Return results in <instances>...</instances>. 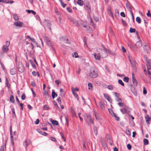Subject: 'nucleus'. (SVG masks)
Masks as SVG:
<instances>
[{"mask_svg":"<svg viewBox=\"0 0 151 151\" xmlns=\"http://www.w3.org/2000/svg\"><path fill=\"white\" fill-rule=\"evenodd\" d=\"M89 76L90 78H96L98 76V72L95 68L92 67L91 68Z\"/></svg>","mask_w":151,"mask_h":151,"instance_id":"nucleus-1","label":"nucleus"},{"mask_svg":"<svg viewBox=\"0 0 151 151\" xmlns=\"http://www.w3.org/2000/svg\"><path fill=\"white\" fill-rule=\"evenodd\" d=\"M83 116L84 119L86 122L93 124V120L91 118L90 114L86 113L84 114Z\"/></svg>","mask_w":151,"mask_h":151,"instance_id":"nucleus-2","label":"nucleus"},{"mask_svg":"<svg viewBox=\"0 0 151 151\" xmlns=\"http://www.w3.org/2000/svg\"><path fill=\"white\" fill-rule=\"evenodd\" d=\"M43 39L46 42L47 45L49 46H50L52 49L55 51V50L52 45L51 42L49 38L46 35H44L43 36Z\"/></svg>","mask_w":151,"mask_h":151,"instance_id":"nucleus-3","label":"nucleus"},{"mask_svg":"<svg viewBox=\"0 0 151 151\" xmlns=\"http://www.w3.org/2000/svg\"><path fill=\"white\" fill-rule=\"evenodd\" d=\"M10 45L9 41H7L6 43V45H3L2 47L3 51L4 52H6L9 50L8 47Z\"/></svg>","mask_w":151,"mask_h":151,"instance_id":"nucleus-4","label":"nucleus"},{"mask_svg":"<svg viewBox=\"0 0 151 151\" xmlns=\"http://www.w3.org/2000/svg\"><path fill=\"white\" fill-rule=\"evenodd\" d=\"M43 24L44 26L47 27L48 28H49L50 30L51 29L50 26L51 24L49 20L44 19L43 21Z\"/></svg>","mask_w":151,"mask_h":151,"instance_id":"nucleus-5","label":"nucleus"},{"mask_svg":"<svg viewBox=\"0 0 151 151\" xmlns=\"http://www.w3.org/2000/svg\"><path fill=\"white\" fill-rule=\"evenodd\" d=\"M85 6V8L87 11L88 13L89 14L91 13V6L89 4V3L88 1L86 2V4H84Z\"/></svg>","mask_w":151,"mask_h":151,"instance_id":"nucleus-6","label":"nucleus"},{"mask_svg":"<svg viewBox=\"0 0 151 151\" xmlns=\"http://www.w3.org/2000/svg\"><path fill=\"white\" fill-rule=\"evenodd\" d=\"M18 69L20 73H22L24 71V68L22 63L21 62H19L18 63Z\"/></svg>","mask_w":151,"mask_h":151,"instance_id":"nucleus-7","label":"nucleus"},{"mask_svg":"<svg viewBox=\"0 0 151 151\" xmlns=\"http://www.w3.org/2000/svg\"><path fill=\"white\" fill-rule=\"evenodd\" d=\"M60 40L63 43H68V39L67 38L66 36H62L60 38Z\"/></svg>","mask_w":151,"mask_h":151,"instance_id":"nucleus-8","label":"nucleus"},{"mask_svg":"<svg viewBox=\"0 0 151 151\" xmlns=\"http://www.w3.org/2000/svg\"><path fill=\"white\" fill-rule=\"evenodd\" d=\"M126 7L127 9H128L130 11V12L131 14V15L132 17H133V22H134V18L133 14L132 11V7L129 4H126Z\"/></svg>","mask_w":151,"mask_h":151,"instance_id":"nucleus-9","label":"nucleus"},{"mask_svg":"<svg viewBox=\"0 0 151 151\" xmlns=\"http://www.w3.org/2000/svg\"><path fill=\"white\" fill-rule=\"evenodd\" d=\"M147 66L148 70H151V59L148 60L147 64Z\"/></svg>","mask_w":151,"mask_h":151,"instance_id":"nucleus-10","label":"nucleus"},{"mask_svg":"<svg viewBox=\"0 0 151 151\" xmlns=\"http://www.w3.org/2000/svg\"><path fill=\"white\" fill-rule=\"evenodd\" d=\"M23 24V22L20 21L15 22L14 24V25L15 26L19 27H21L22 26Z\"/></svg>","mask_w":151,"mask_h":151,"instance_id":"nucleus-11","label":"nucleus"},{"mask_svg":"<svg viewBox=\"0 0 151 151\" xmlns=\"http://www.w3.org/2000/svg\"><path fill=\"white\" fill-rule=\"evenodd\" d=\"M144 49L147 51V52L148 53H149L150 52V50L149 46L148 45H144Z\"/></svg>","mask_w":151,"mask_h":151,"instance_id":"nucleus-12","label":"nucleus"},{"mask_svg":"<svg viewBox=\"0 0 151 151\" xmlns=\"http://www.w3.org/2000/svg\"><path fill=\"white\" fill-rule=\"evenodd\" d=\"M135 45L137 48H140L142 45V42L140 41H138L136 42Z\"/></svg>","mask_w":151,"mask_h":151,"instance_id":"nucleus-13","label":"nucleus"},{"mask_svg":"<svg viewBox=\"0 0 151 151\" xmlns=\"http://www.w3.org/2000/svg\"><path fill=\"white\" fill-rule=\"evenodd\" d=\"M73 88H72L71 90L73 93V95L75 96V97L77 99V100H78V96L77 93L74 91L73 90Z\"/></svg>","mask_w":151,"mask_h":151,"instance_id":"nucleus-14","label":"nucleus"},{"mask_svg":"<svg viewBox=\"0 0 151 151\" xmlns=\"http://www.w3.org/2000/svg\"><path fill=\"white\" fill-rule=\"evenodd\" d=\"M10 73L12 75H14L16 73V70L15 68H12L11 69L10 71Z\"/></svg>","mask_w":151,"mask_h":151,"instance_id":"nucleus-15","label":"nucleus"},{"mask_svg":"<svg viewBox=\"0 0 151 151\" xmlns=\"http://www.w3.org/2000/svg\"><path fill=\"white\" fill-rule=\"evenodd\" d=\"M43 94L45 96V98L46 100H47L48 97V93L46 91H44Z\"/></svg>","mask_w":151,"mask_h":151,"instance_id":"nucleus-16","label":"nucleus"},{"mask_svg":"<svg viewBox=\"0 0 151 151\" xmlns=\"http://www.w3.org/2000/svg\"><path fill=\"white\" fill-rule=\"evenodd\" d=\"M131 91H132V92L133 93L135 96H137V93L136 91L135 88H134L132 87L131 88Z\"/></svg>","mask_w":151,"mask_h":151,"instance_id":"nucleus-17","label":"nucleus"},{"mask_svg":"<svg viewBox=\"0 0 151 151\" xmlns=\"http://www.w3.org/2000/svg\"><path fill=\"white\" fill-rule=\"evenodd\" d=\"M120 111L123 114H124L127 113V109L125 108H123L120 109Z\"/></svg>","mask_w":151,"mask_h":151,"instance_id":"nucleus-18","label":"nucleus"},{"mask_svg":"<svg viewBox=\"0 0 151 151\" xmlns=\"http://www.w3.org/2000/svg\"><path fill=\"white\" fill-rule=\"evenodd\" d=\"M101 143L103 147L104 148H105L107 147V145L106 142L105 141L101 140Z\"/></svg>","mask_w":151,"mask_h":151,"instance_id":"nucleus-19","label":"nucleus"},{"mask_svg":"<svg viewBox=\"0 0 151 151\" xmlns=\"http://www.w3.org/2000/svg\"><path fill=\"white\" fill-rule=\"evenodd\" d=\"M107 140L110 145H112V141L109 135H108L107 137Z\"/></svg>","mask_w":151,"mask_h":151,"instance_id":"nucleus-20","label":"nucleus"},{"mask_svg":"<svg viewBox=\"0 0 151 151\" xmlns=\"http://www.w3.org/2000/svg\"><path fill=\"white\" fill-rule=\"evenodd\" d=\"M55 96L57 97V94L52 90V99H54L55 97Z\"/></svg>","mask_w":151,"mask_h":151,"instance_id":"nucleus-21","label":"nucleus"},{"mask_svg":"<svg viewBox=\"0 0 151 151\" xmlns=\"http://www.w3.org/2000/svg\"><path fill=\"white\" fill-rule=\"evenodd\" d=\"M93 129L94 130V132L96 136H97V128L96 126H94L93 127Z\"/></svg>","mask_w":151,"mask_h":151,"instance_id":"nucleus-22","label":"nucleus"},{"mask_svg":"<svg viewBox=\"0 0 151 151\" xmlns=\"http://www.w3.org/2000/svg\"><path fill=\"white\" fill-rule=\"evenodd\" d=\"M30 142H28L26 140H25L24 142H23V145L25 147V148H26L27 146L29 145Z\"/></svg>","mask_w":151,"mask_h":151,"instance_id":"nucleus-23","label":"nucleus"},{"mask_svg":"<svg viewBox=\"0 0 151 151\" xmlns=\"http://www.w3.org/2000/svg\"><path fill=\"white\" fill-rule=\"evenodd\" d=\"M10 102H12L13 103H14L15 100L14 99V98L13 95H11L10 96Z\"/></svg>","mask_w":151,"mask_h":151,"instance_id":"nucleus-24","label":"nucleus"},{"mask_svg":"<svg viewBox=\"0 0 151 151\" xmlns=\"http://www.w3.org/2000/svg\"><path fill=\"white\" fill-rule=\"evenodd\" d=\"M37 131L40 134L43 135L47 136V133H46L45 132H42L41 131H40V130L39 129L38 130H37Z\"/></svg>","mask_w":151,"mask_h":151,"instance_id":"nucleus-25","label":"nucleus"},{"mask_svg":"<svg viewBox=\"0 0 151 151\" xmlns=\"http://www.w3.org/2000/svg\"><path fill=\"white\" fill-rule=\"evenodd\" d=\"M99 104L101 108L103 110H104V106L102 102L100 101L99 102Z\"/></svg>","mask_w":151,"mask_h":151,"instance_id":"nucleus-26","label":"nucleus"},{"mask_svg":"<svg viewBox=\"0 0 151 151\" xmlns=\"http://www.w3.org/2000/svg\"><path fill=\"white\" fill-rule=\"evenodd\" d=\"M77 3L80 6H82L83 4V2L82 0H78L77 1Z\"/></svg>","mask_w":151,"mask_h":151,"instance_id":"nucleus-27","label":"nucleus"},{"mask_svg":"<svg viewBox=\"0 0 151 151\" xmlns=\"http://www.w3.org/2000/svg\"><path fill=\"white\" fill-rule=\"evenodd\" d=\"M51 122L53 125H58V122L56 120H53Z\"/></svg>","mask_w":151,"mask_h":151,"instance_id":"nucleus-28","label":"nucleus"},{"mask_svg":"<svg viewBox=\"0 0 151 151\" xmlns=\"http://www.w3.org/2000/svg\"><path fill=\"white\" fill-rule=\"evenodd\" d=\"M6 86H7L8 88H10V84L9 83V81H8L7 79L6 78Z\"/></svg>","mask_w":151,"mask_h":151,"instance_id":"nucleus-29","label":"nucleus"},{"mask_svg":"<svg viewBox=\"0 0 151 151\" xmlns=\"http://www.w3.org/2000/svg\"><path fill=\"white\" fill-rule=\"evenodd\" d=\"M136 21L139 24H140L141 22V19L139 17H137L136 18Z\"/></svg>","mask_w":151,"mask_h":151,"instance_id":"nucleus-30","label":"nucleus"},{"mask_svg":"<svg viewBox=\"0 0 151 151\" xmlns=\"http://www.w3.org/2000/svg\"><path fill=\"white\" fill-rule=\"evenodd\" d=\"M118 105L120 107H124L125 106V105L124 103L121 102H119L118 103Z\"/></svg>","mask_w":151,"mask_h":151,"instance_id":"nucleus-31","label":"nucleus"},{"mask_svg":"<svg viewBox=\"0 0 151 151\" xmlns=\"http://www.w3.org/2000/svg\"><path fill=\"white\" fill-rule=\"evenodd\" d=\"M143 142H144V144L145 145H147L149 143V142H148V139H144Z\"/></svg>","mask_w":151,"mask_h":151,"instance_id":"nucleus-32","label":"nucleus"},{"mask_svg":"<svg viewBox=\"0 0 151 151\" xmlns=\"http://www.w3.org/2000/svg\"><path fill=\"white\" fill-rule=\"evenodd\" d=\"M13 17L14 19L16 21H18L19 20V17L16 14H14L13 15Z\"/></svg>","mask_w":151,"mask_h":151,"instance_id":"nucleus-33","label":"nucleus"},{"mask_svg":"<svg viewBox=\"0 0 151 151\" xmlns=\"http://www.w3.org/2000/svg\"><path fill=\"white\" fill-rule=\"evenodd\" d=\"M113 116H114L115 117V119L116 120H117V121H119V117L118 116H117L115 114H113Z\"/></svg>","mask_w":151,"mask_h":151,"instance_id":"nucleus-34","label":"nucleus"},{"mask_svg":"<svg viewBox=\"0 0 151 151\" xmlns=\"http://www.w3.org/2000/svg\"><path fill=\"white\" fill-rule=\"evenodd\" d=\"M136 31L135 29L131 27L129 29V32L130 33L135 32Z\"/></svg>","mask_w":151,"mask_h":151,"instance_id":"nucleus-35","label":"nucleus"},{"mask_svg":"<svg viewBox=\"0 0 151 151\" xmlns=\"http://www.w3.org/2000/svg\"><path fill=\"white\" fill-rule=\"evenodd\" d=\"M94 56L96 60H99L100 58V56L99 55H97L96 54H94Z\"/></svg>","mask_w":151,"mask_h":151,"instance_id":"nucleus-36","label":"nucleus"},{"mask_svg":"<svg viewBox=\"0 0 151 151\" xmlns=\"http://www.w3.org/2000/svg\"><path fill=\"white\" fill-rule=\"evenodd\" d=\"M133 83L134 85L135 86H137V81L136 80V79H133V80H132Z\"/></svg>","mask_w":151,"mask_h":151,"instance_id":"nucleus-37","label":"nucleus"},{"mask_svg":"<svg viewBox=\"0 0 151 151\" xmlns=\"http://www.w3.org/2000/svg\"><path fill=\"white\" fill-rule=\"evenodd\" d=\"M60 134L62 137V138L63 139L64 141L65 142L66 141V139L64 137V135L63 132H60Z\"/></svg>","mask_w":151,"mask_h":151,"instance_id":"nucleus-38","label":"nucleus"},{"mask_svg":"<svg viewBox=\"0 0 151 151\" xmlns=\"http://www.w3.org/2000/svg\"><path fill=\"white\" fill-rule=\"evenodd\" d=\"M126 132L127 134L128 135H130L131 134V132L129 129H127L126 130Z\"/></svg>","mask_w":151,"mask_h":151,"instance_id":"nucleus-39","label":"nucleus"},{"mask_svg":"<svg viewBox=\"0 0 151 151\" xmlns=\"http://www.w3.org/2000/svg\"><path fill=\"white\" fill-rule=\"evenodd\" d=\"M118 83L119 84H121L122 86H124V83H123L121 79H119L118 80Z\"/></svg>","mask_w":151,"mask_h":151,"instance_id":"nucleus-40","label":"nucleus"},{"mask_svg":"<svg viewBox=\"0 0 151 151\" xmlns=\"http://www.w3.org/2000/svg\"><path fill=\"white\" fill-rule=\"evenodd\" d=\"M123 81L126 82H128L129 81V78L128 77H124L123 78Z\"/></svg>","mask_w":151,"mask_h":151,"instance_id":"nucleus-41","label":"nucleus"},{"mask_svg":"<svg viewBox=\"0 0 151 151\" xmlns=\"http://www.w3.org/2000/svg\"><path fill=\"white\" fill-rule=\"evenodd\" d=\"M12 111L13 114V115H12L13 116V117H16V114H15V110H14V108H12Z\"/></svg>","mask_w":151,"mask_h":151,"instance_id":"nucleus-42","label":"nucleus"},{"mask_svg":"<svg viewBox=\"0 0 151 151\" xmlns=\"http://www.w3.org/2000/svg\"><path fill=\"white\" fill-rule=\"evenodd\" d=\"M88 89L90 90H92V84L90 83H89L88 84Z\"/></svg>","mask_w":151,"mask_h":151,"instance_id":"nucleus-43","label":"nucleus"},{"mask_svg":"<svg viewBox=\"0 0 151 151\" xmlns=\"http://www.w3.org/2000/svg\"><path fill=\"white\" fill-rule=\"evenodd\" d=\"M147 93V91L146 89L144 87L143 88V93L144 94H146Z\"/></svg>","mask_w":151,"mask_h":151,"instance_id":"nucleus-44","label":"nucleus"},{"mask_svg":"<svg viewBox=\"0 0 151 151\" xmlns=\"http://www.w3.org/2000/svg\"><path fill=\"white\" fill-rule=\"evenodd\" d=\"M104 95L105 99H107L109 97V95L107 94L104 93Z\"/></svg>","mask_w":151,"mask_h":151,"instance_id":"nucleus-45","label":"nucleus"},{"mask_svg":"<svg viewBox=\"0 0 151 151\" xmlns=\"http://www.w3.org/2000/svg\"><path fill=\"white\" fill-rule=\"evenodd\" d=\"M108 110L109 112V113L112 115L113 116V114H115L113 111L111 109H108Z\"/></svg>","mask_w":151,"mask_h":151,"instance_id":"nucleus-46","label":"nucleus"},{"mask_svg":"<svg viewBox=\"0 0 151 151\" xmlns=\"http://www.w3.org/2000/svg\"><path fill=\"white\" fill-rule=\"evenodd\" d=\"M83 147L84 150H86L87 149L86 146L85 145V141H83Z\"/></svg>","mask_w":151,"mask_h":151,"instance_id":"nucleus-47","label":"nucleus"},{"mask_svg":"<svg viewBox=\"0 0 151 151\" xmlns=\"http://www.w3.org/2000/svg\"><path fill=\"white\" fill-rule=\"evenodd\" d=\"M107 88L108 89L110 90H112L113 89V87L112 85H108Z\"/></svg>","mask_w":151,"mask_h":151,"instance_id":"nucleus-48","label":"nucleus"},{"mask_svg":"<svg viewBox=\"0 0 151 151\" xmlns=\"http://www.w3.org/2000/svg\"><path fill=\"white\" fill-rule=\"evenodd\" d=\"M22 99V100H24L26 98V96L24 93H23L21 96Z\"/></svg>","mask_w":151,"mask_h":151,"instance_id":"nucleus-49","label":"nucleus"},{"mask_svg":"<svg viewBox=\"0 0 151 151\" xmlns=\"http://www.w3.org/2000/svg\"><path fill=\"white\" fill-rule=\"evenodd\" d=\"M73 57H74L75 58H78V54L77 53L75 52L74 53L73 55Z\"/></svg>","mask_w":151,"mask_h":151,"instance_id":"nucleus-50","label":"nucleus"},{"mask_svg":"<svg viewBox=\"0 0 151 151\" xmlns=\"http://www.w3.org/2000/svg\"><path fill=\"white\" fill-rule=\"evenodd\" d=\"M94 115L95 118L97 120H99L100 119V117L96 113H94Z\"/></svg>","mask_w":151,"mask_h":151,"instance_id":"nucleus-51","label":"nucleus"},{"mask_svg":"<svg viewBox=\"0 0 151 151\" xmlns=\"http://www.w3.org/2000/svg\"><path fill=\"white\" fill-rule=\"evenodd\" d=\"M43 108L44 109L47 110L49 109V107L46 105H45L43 106Z\"/></svg>","mask_w":151,"mask_h":151,"instance_id":"nucleus-52","label":"nucleus"},{"mask_svg":"<svg viewBox=\"0 0 151 151\" xmlns=\"http://www.w3.org/2000/svg\"><path fill=\"white\" fill-rule=\"evenodd\" d=\"M116 101L119 102H121L122 101V100L121 98L119 97H117L116 98Z\"/></svg>","mask_w":151,"mask_h":151,"instance_id":"nucleus-53","label":"nucleus"},{"mask_svg":"<svg viewBox=\"0 0 151 151\" xmlns=\"http://www.w3.org/2000/svg\"><path fill=\"white\" fill-rule=\"evenodd\" d=\"M57 101H58V102L59 104H60L61 103V101L60 99V97H58L57 99Z\"/></svg>","mask_w":151,"mask_h":151,"instance_id":"nucleus-54","label":"nucleus"},{"mask_svg":"<svg viewBox=\"0 0 151 151\" xmlns=\"http://www.w3.org/2000/svg\"><path fill=\"white\" fill-rule=\"evenodd\" d=\"M147 16L148 17H149L151 18V14L150 13V12L149 10H148V12L147 13Z\"/></svg>","mask_w":151,"mask_h":151,"instance_id":"nucleus-55","label":"nucleus"},{"mask_svg":"<svg viewBox=\"0 0 151 151\" xmlns=\"http://www.w3.org/2000/svg\"><path fill=\"white\" fill-rule=\"evenodd\" d=\"M127 147L129 150H130L132 148L131 145L129 144L127 145Z\"/></svg>","mask_w":151,"mask_h":151,"instance_id":"nucleus-56","label":"nucleus"},{"mask_svg":"<svg viewBox=\"0 0 151 151\" xmlns=\"http://www.w3.org/2000/svg\"><path fill=\"white\" fill-rule=\"evenodd\" d=\"M50 139L52 141L54 142H55L56 141V139L53 137H50Z\"/></svg>","mask_w":151,"mask_h":151,"instance_id":"nucleus-57","label":"nucleus"},{"mask_svg":"<svg viewBox=\"0 0 151 151\" xmlns=\"http://www.w3.org/2000/svg\"><path fill=\"white\" fill-rule=\"evenodd\" d=\"M120 15L122 17H125V15L123 12H122L120 13Z\"/></svg>","mask_w":151,"mask_h":151,"instance_id":"nucleus-58","label":"nucleus"},{"mask_svg":"<svg viewBox=\"0 0 151 151\" xmlns=\"http://www.w3.org/2000/svg\"><path fill=\"white\" fill-rule=\"evenodd\" d=\"M37 72H36L35 71H33L32 72V74L34 76H36L37 75Z\"/></svg>","mask_w":151,"mask_h":151,"instance_id":"nucleus-59","label":"nucleus"},{"mask_svg":"<svg viewBox=\"0 0 151 151\" xmlns=\"http://www.w3.org/2000/svg\"><path fill=\"white\" fill-rule=\"evenodd\" d=\"M9 2V0H3V3L4 4H8Z\"/></svg>","mask_w":151,"mask_h":151,"instance_id":"nucleus-60","label":"nucleus"},{"mask_svg":"<svg viewBox=\"0 0 151 151\" xmlns=\"http://www.w3.org/2000/svg\"><path fill=\"white\" fill-rule=\"evenodd\" d=\"M40 120L39 119H37L36 121L35 122V124H37L39 123Z\"/></svg>","mask_w":151,"mask_h":151,"instance_id":"nucleus-61","label":"nucleus"},{"mask_svg":"<svg viewBox=\"0 0 151 151\" xmlns=\"http://www.w3.org/2000/svg\"><path fill=\"white\" fill-rule=\"evenodd\" d=\"M16 101H17V104H20V102H19V99H18V98H17V96H16Z\"/></svg>","mask_w":151,"mask_h":151,"instance_id":"nucleus-62","label":"nucleus"},{"mask_svg":"<svg viewBox=\"0 0 151 151\" xmlns=\"http://www.w3.org/2000/svg\"><path fill=\"white\" fill-rule=\"evenodd\" d=\"M0 151H4V147L3 145H2L1 146Z\"/></svg>","mask_w":151,"mask_h":151,"instance_id":"nucleus-63","label":"nucleus"},{"mask_svg":"<svg viewBox=\"0 0 151 151\" xmlns=\"http://www.w3.org/2000/svg\"><path fill=\"white\" fill-rule=\"evenodd\" d=\"M67 9L69 12L70 13L72 12L71 9L69 7H68L67 8Z\"/></svg>","mask_w":151,"mask_h":151,"instance_id":"nucleus-64","label":"nucleus"}]
</instances>
